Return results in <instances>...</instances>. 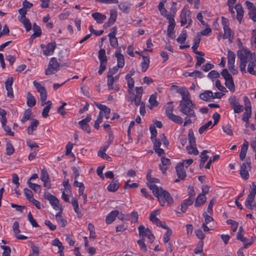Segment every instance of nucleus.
I'll return each instance as SVG.
<instances>
[{
  "label": "nucleus",
  "mask_w": 256,
  "mask_h": 256,
  "mask_svg": "<svg viewBox=\"0 0 256 256\" xmlns=\"http://www.w3.org/2000/svg\"><path fill=\"white\" fill-rule=\"evenodd\" d=\"M92 16L98 24L102 23L106 18V15L98 12L92 13Z\"/></svg>",
  "instance_id": "cd10ccee"
},
{
  "label": "nucleus",
  "mask_w": 256,
  "mask_h": 256,
  "mask_svg": "<svg viewBox=\"0 0 256 256\" xmlns=\"http://www.w3.org/2000/svg\"><path fill=\"white\" fill-rule=\"evenodd\" d=\"M28 218L30 222L34 227H38L39 225L38 224L37 222L35 220V219L33 218L31 212H30L28 214Z\"/></svg>",
  "instance_id": "0e129e2a"
},
{
  "label": "nucleus",
  "mask_w": 256,
  "mask_h": 256,
  "mask_svg": "<svg viewBox=\"0 0 256 256\" xmlns=\"http://www.w3.org/2000/svg\"><path fill=\"white\" fill-rule=\"evenodd\" d=\"M41 48L43 49V54L46 56H51L53 54L56 48V42L48 43L46 46L41 45Z\"/></svg>",
  "instance_id": "9b49d317"
},
{
  "label": "nucleus",
  "mask_w": 256,
  "mask_h": 256,
  "mask_svg": "<svg viewBox=\"0 0 256 256\" xmlns=\"http://www.w3.org/2000/svg\"><path fill=\"white\" fill-rule=\"evenodd\" d=\"M146 179L148 181V184H155L156 183H158L159 182V180L155 178H152L151 176V172H149L146 175Z\"/></svg>",
  "instance_id": "603ef678"
},
{
  "label": "nucleus",
  "mask_w": 256,
  "mask_h": 256,
  "mask_svg": "<svg viewBox=\"0 0 256 256\" xmlns=\"http://www.w3.org/2000/svg\"><path fill=\"white\" fill-rule=\"evenodd\" d=\"M52 244L57 246L58 248V252H60V254L62 253V252L64 250V246L58 238H56L53 240L52 241Z\"/></svg>",
  "instance_id": "49530a36"
},
{
  "label": "nucleus",
  "mask_w": 256,
  "mask_h": 256,
  "mask_svg": "<svg viewBox=\"0 0 256 256\" xmlns=\"http://www.w3.org/2000/svg\"><path fill=\"white\" fill-rule=\"evenodd\" d=\"M228 102L232 106L234 113H240L244 110V107L239 104L238 98L234 96H232L228 99Z\"/></svg>",
  "instance_id": "1a4fd4ad"
},
{
  "label": "nucleus",
  "mask_w": 256,
  "mask_h": 256,
  "mask_svg": "<svg viewBox=\"0 0 256 256\" xmlns=\"http://www.w3.org/2000/svg\"><path fill=\"white\" fill-rule=\"evenodd\" d=\"M168 118L173 122L178 124H181L183 122L182 118L180 116L174 114L171 115V116Z\"/></svg>",
  "instance_id": "4d7b16f0"
},
{
  "label": "nucleus",
  "mask_w": 256,
  "mask_h": 256,
  "mask_svg": "<svg viewBox=\"0 0 256 256\" xmlns=\"http://www.w3.org/2000/svg\"><path fill=\"white\" fill-rule=\"evenodd\" d=\"M40 180L43 182H48L49 176L48 172L45 169H42L40 172Z\"/></svg>",
  "instance_id": "5fc2aeb1"
},
{
  "label": "nucleus",
  "mask_w": 256,
  "mask_h": 256,
  "mask_svg": "<svg viewBox=\"0 0 256 256\" xmlns=\"http://www.w3.org/2000/svg\"><path fill=\"white\" fill-rule=\"evenodd\" d=\"M107 86L108 90L118 91L120 89L119 86L116 84H114V78L113 76H107Z\"/></svg>",
  "instance_id": "4be33fe9"
},
{
  "label": "nucleus",
  "mask_w": 256,
  "mask_h": 256,
  "mask_svg": "<svg viewBox=\"0 0 256 256\" xmlns=\"http://www.w3.org/2000/svg\"><path fill=\"white\" fill-rule=\"evenodd\" d=\"M237 56L240 72L242 73H246V66L256 58V52H252L246 47H242L238 50Z\"/></svg>",
  "instance_id": "f257e3e1"
},
{
  "label": "nucleus",
  "mask_w": 256,
  "mask_h": 256,
  "mask_svg": "<svg viewBox=\"0 0 256 256\" xmlns=\"http://www.w3.org/2000/svg\"><path fill=\"white\" fill-rule=\"evenodd\" d=\"M119 212L115 210L111 212L106 216V222L107 224H110L118 216Z\"/></svg>",
  "instance_id": "c85d7f7f"
},
{
  "label": "nucleus",
  "mask_w": 256,
  "mask_h": 256,
  "mask_svg": "<svg viewBox=\"0 0 256 256\" xmlns=\"http://www.w3.org/2000/svg\"><path fill=\"white\" fill-rule=\"evenodd\" d=\"M252 45L256 48V30H252V36L250 39Z\"/></svg>",
  "instance_id": "774afa93"
},
{
  "label": "nucleus",
  "mask_w": 256,
  "mask_h": 256,
  "mask_svg": "<svg viewBox=\"0 0 256 256\" xmlns=\"http://www.w3.org/2000/svg\"><path fill=\"white\" fill-rule=\"evenodd\" d=\"M236 0H228L227 4L228 6V10L230 12L232 16L234 17L235 12L234 10V5L236 4Z\"/></svg>",
  "instance_id": "a18cd8bd"
},
{
  "label": "nucleus",
  "mask_w": 256,
  "mask_h": 256,
  "mask_svg": "<svg viewBox=\"0 0 256 256\" xmlns=\"http://www.w3.org/2000/svg\"><path fill=\"white\" fill-rule=\"evenodd\" d=\"M143 92L142 87H136V94L134 99H131V102L134 101V104L136 106H140L142 104H144L142 102V96Z\"/></svg>",
  "instance_id": "9d476101"
},
{
  "label": "nucleus",
  "mask_w": 256,
  "mask_h": 256,
  "mask_svg": "<svg viewBox=\"0 0 256 256\" xmlns=\"http://www.w3.org/2000/svg\"><path fill=\"white\" fill-rule=\"evenodd\" d=\"M142 61L141 63L142 70L145 72L148 68L150 64V58L148 56H142Z\"/></svg>",
  "instance_id": "f704fd0d"
},
{
  "label": "nucleus",
  "mask_w": 256,
  "mask_h": 256,
  "mask_svg": "<svg viewBox=\"0 0 256 256\" xmlns=\"http://www.w3.org/2000/svg\"><path fill=\"white\" fill-rule=\"evenodd\" d=\"M182 165H180L179 164L176 166L178 176L181 180L184 179L186 176V171Z\"/></svg>",
  "instance_id": "7c9ffc66"
},
{
  "label": "nucleus",
  "mask_w": 256,
  "mask_h": 256,
  "mask_svg": "<svg viewBox=\"0 0 256 256\" xmlns=\"http://www.w3.org/2000/svg\"><path fill=\"white\" fill-rule=\"evenodd\" d=\"M114 140V137L112 134H110L108 140L104 142V144L101 146L98 152V156L105 154V152Z\"/></svg>",
  "instance_id": "dca6fc26"
},
{
  "label": "nucleus",
  "mask_w": 256,
  "mask_h": 256,
  "mask_svg": "<svg viewBox=\"0 0 256 256\" xmlns=\"http://www.w3.org/2000/svg\"><path fill=\"white\" fill-rule=\"evenodd\" d=\"M56 219L57 222L60 223L62 227H64L67 224L66 220L62 218L60 212L56 214Z\"/></svg>",
  "instance_id": "c03bdc74"
},
{
  "label": "nucleus",
  "mask_w": 256,
  "mask_h": 256,
  "mask_svg": "<svg viewBox=\"0 0 256 256\" xmlns=\"http://www.w3.org/2000/svg\"><path fill=\"white\" fill-rule=\"evenodd\" d=\"M98 58L100 63H106L107 58L106 55V51L104 49H100L98 52Z\"/></svg>",
  "instance_id": "37998d69"
},
{
  "label": "nucleus",
  "mask_w": 256,
  "mask_h": 256,
  "mask_svg": "<svg viewBox=\"0 0 256 256\" xmlns=\"http://www.w3.org/2000/svg\"><path fill=\"white\" fill-rule=\"evenodd\" d=\"M246 72L252 74L256 75V58L246 68Z\"/></svg>",
  "instance_id": "c756f323"
},
{
  "label": "nucleus",
  "mask_w": 256,
  "mask_h": 256,
  "mask_svg": "<svg viewBox=\"0 0 256 256\" xmlns=\"http://www.w3.org/2000/svg\"><path fill=\"white\" fill-rule=\"evenodd\" d=\"M27 101L26 103L28 106L32 107L36 104V100L34 97L30 92H28L26 97Z\"/></svg>",
  "instance_id": "58836bf2"
},
{
  "label": "nucleus",
  "mask_w": 256,
  "mask_h": 256,
  "mask_svg": "<svg viewBox=\"0 0 256 256\" xmlns=\"http://www.w3.org/2000/svg\"><path fill=\"white\" fill-rule=\"evenodd\" d=\"M95 104L100 110V112H102V116L104 117L106 119H108L110 112V108L106 106L100 104L96 103Z\"/></svg>",
  "instance_id": "a211bd4d"
},
{
  "label": "nucleus",
  "mask_w": 256,
  "mask_h": 256,
  "mask_svg": "<svg viewBox=\"0 0 256 256\" xmlns=\"http://www.w3.org/2000/svg\"><path fill=\"white\" fill-rule=\"evenodd\" d=\"M119 8L124 13H128L130 8V4L126 2H120L118 6Z\"/></svg>",
  "instance_id": "13d9d810"
},
{
  "label": "nucleus",
  "mask_w": 256,
  "mask_h": 256,
  "mask_svg": "<svg viewBox=\"0 0 256 256\" xmlns=\"http://www.w3.org/2000/svg\"><path fill=\"white\" fill-rule=\"evenodd\" d=\"M72 205L74 212L78 214H80V210L79 206L78 200L75 198H73L72 200Z\"/></svg>",
  "instance_id": "6e6d98bb"
},
{
  "label": "nucleus",
  "mask_w": 256,
  "mask_h": 256,
  "mask_svg": "<svg viewBox=\"0 0 256 256\" xmlns=\"http://www.w3.org/2000/svg\"><path fill=\"white\" fill-rule=\"evenodd\" d=\"M174 108V106L171 102H168L167 104L166 109V116L169 118L171 115L173 114L172 113Z\"/></svg>",
  "instance_id": "3c124183"
},
{
  "label": "nucleus",
  "mask_w": 256,
  "mask_h": 256,
  "mask_svg": "<svg viewBox=\"0 0 256 256\" xmlns=\"http://www.w3.org/2000/svg\"><path fill=\"white\" fill-rule=\"evenodd\" d=\"M149 106L148 107L152 109L154 107L156 106L158 104V102L156 100V94H152L149 98Z\"/></svg>",
  "instance_id": "a19ab883"
},
{
  "label": "nucleus",
  "mask_w": 256,
  "mask_h": 256,
  "mask_svg": "<svg viewBox=\"0 0 256 256\" xmlns=\"http://www.w3.org/2000/svg\"><path fill=\"white\" fill-rule=\"evenodd\" d=\"M112 32L108 34L110 42V45L112 47L116 48L118 45L117 38L115 36L116 34V28H112Z\"/></svg>",
  "instance_id": "6ab92c4d"
},
{
  "label": "nucleus",
  "mask_w": 256,
  "mask_h": 256,
  "mask_svg": "<svg viewBox=\"0 0 256 256\" xmlns=\"http://www.w3.org/2000/svg\"><path fill=\"white\" fill-rule=\"evenodd\" d=\"M254 197L255 196H254L252 194H248L245 202V206L247 208L250 210H252L254 208V207L255 206V202L254 201Z\"/></svg>",
  "instance_id": "5701e85b"
},
{
  "label": "nucleus",
  "mask_w": 256,
  "mask_h": 256,
  "mask_svg": "<svg viewBox=\"0 0 256 256\" xmlns=\"http://www.w3.org/2000/svg\"><path fill=\"white\" fill-rule=\"evenodd\" d=\"M175 26V24H169L167 30V34L168 36L172 38H174V28Z\"/></svg>",
  "instance_id": "8fccbe9b"
},
{
  "label": "nucleus",
  "mask_w": 256,
  "mask_h": 256,
  "mask_svg": "<svg viewBox=\"0 0 256 256\" xmlns=\"http://www.w3.org/2000/svg\"><path fill=\"white\" fill-rule=\"evenodd\" d=\"M148 188L152 190L154 196L157 198L160 206H164L166 204L168 205L172 204L174 199L168 192L156 184H148Z\"/></svg>",
  "instance_id": "f03ea898"
},
{
  "label": "nucleus",
  "mask_w": 256,
  "mask_h": 256,
  "mask_svg": "<svg viewBox=\"0 0 256 256\" xmlns=\"http://www.w3.org/2000/svg\"><path fill=\"white\" fill-rule=\"evenodd\" d=\"M206 200V196L203 194H200L196 198L194 206L198 207L202 205Z\"/></svg>",
  "instance_id": "473e14b6"
},
{
  "label": "nucleus",
  "mask_w": 256,
  "mask_h": 256,
  "mask_svg": "<svg viewBox=\"0 0 256 256\" xmlns=\"http://www.w3.org/2000/svg\"><path fill=\"white\" fill-rule=\"evenodd\" d=\"M161 162L162 164H160V167L163 173H164L168 168V166L170 165V160L164 157H163L161 158Z\"/></svg>",
  "instance_id": "2f4dec72"
},
{
  "label": "nucleus",
  "mask_w": 256,
  "mask_h": 256,
  "mask_svg": "<svg viewBox=\"0 0 256 256\" xmlns=\"http://www.w3.org/2000/svg\"><path fill=\"white\" fill-rule=\"evenodd\" d=\"M212 126H212V122L211 120L208 121L206 124L202 125L200 128L198 132L200 134H202L206 130L210 127L212 128Z\"/></svg>",
  "instance_id": "864d4df0"
},
{
  "label": "nucleus",
  "mask_w": 256,
  "mask_h": 256,
  "mask_svg": "<svg viewBox=\"0 0 256 256\" xmlns=\"http://www.w3.org/2000/svg\"><path fill=\"white\" fill-rule=\"evenodd\" d=\"M191 12L190 10L184 8L180 13V23L182 26H184L186 24H190L192 20L190 17Z\"/></svg>",
  "instance_id": "6e6552de"
},
{
  "label": "nucleus",
  "mask_w": 256,
  "mask_h": 256,
  "mask_svg": "<svg viewBox=\"0 0 256 256\" xmlns=\"http://www.w3.org/2000/svg\"><path fill=\"white\" fill-rule=\"evenodd\" d=\"M115 56L117 58L118 67L122 68L124 65V56L120 54V50H116V52Z\"/></svg>",
  "instance_id": "a878e982"
},
{
  "label": "nucleus",
  "mask_w": 256,
  "mask_h": 256,
  "mask_svg": "<svg viewBox=\"0 0 256 256\" xmlns=\"http://www.w3.org/2000/svg\"><path fill=\"white\" fill-rule=\"evenodd\" d=\"M192 100L180 102V111L184 114L189 116H194V111L192 108Z\"/></svg>",
  "instance_id": "20e7f679"
},
{
  "label": "nucleus",
  "mask_w": 256,
  "mask_h": 256,
  "mask_svg": "<svg viewBox=\"0 0 256 256\" xmlns=\"http://www.w3.org/2000/svg\"><path fill=\"white\" fill-rule=\"evenodd\" d=\"M187 150L190 154H194L197 155L198 154V152L196 146V145L194 146H186Z\"/></svg>",
  "instance_id": "680f3d73"
},
{
  "label": "nucleus",
  "mask_w": 256,
  "mask_h": 256,
  "mask_svg": "<svg viewBox=\"0 0 256 256\" xmlns=\"http://www.w3.org/2000/svg\"><path fill=\"white\" fill-rule=\"evenodd\" d=\"M234 8L236 12V18L240 23L244 16V10L240 4H236L234 6Z\"/></svg>",
  "instance_id": "393cba45"
},
{
  "label": "nucleus",
  "mask_w": 256,
  "mask_h": 256,
  "mask_svg": "<svg viewBox=\"0 0 256 256\" xmlns=\"http://www.w3.org/2000/svg\"><path fill=\"white\" fill-rule=\"evenodd\" d=\"M59 64L55 58H52L48 64V68L46 70L45 74L50 75L56 73L59 68Z\"/></svg>",
  "instance_id": "423d86ee"
},
{
  "label": "nucleus",
  "mask_w": 256,
  "mask_h": 256,
  "mask_svg": "<svg viewBox=\"0 0 256 256\" xmlns=\"http://www.w3.org/2000/svg\"><path fill=\"white\" fill-rule=\"evenodd\" d=\"M26 142L27 146L31 149V151L34 150H38V146L36 142L27 140Z\"/></svg>",
  "instance_id": "052dcab7"
},
{
  "label": "nucleus",
  "mask_w": 256,
  "mask_h": 256,
  "mask_svg": "<svg viewBox=\"0 0 256 256\" xmlns=\"http://www.w3.org/2000/svg\"><path fill=\"white\" fill-rule=\"evenodd\" d=\"M237 239L243 242L244 248H247L248 246L251 245L252 243V242L247 243L248 240L244 236L243 234H237Z\"/></svg>",
  "instance_id": "09e8293b"
},
{
  "label": "nucleus",
  "mask_w": 256,
  "mask_h": 256,
  "mask_svg": "<svg viewBox=\"0 0 256 256\" xmlns=\"http://www.w3.org/2000/svg\"><path fill=\"white\" fill-rule=\"evenodd\" d=\"M27 183H28V186L31 189H32L34 191H35L36 192H38V193L40 192L41 187L40 185L32 183L30 182V180H28Z\"/></svg>",
  "instance_id": "de8ad7c7"
},
{
  "label": "nucleus",
  "mask_w": 256,
  "mask_h": 256,
  "mask_svg": "<svg viewBox=\"0 0 256 256\" xmlns=\"http://www.w3.org/2000/svg\"><path fill=\"white\" fill-rule=\"evenodd\" d=\"M20 21L22 23L26 31H30L32 28L31 23L26 17L20 18Z\"/></svg>",
  "instance_id": "ea45409f"
},
{
  "label": "nucleus",
  "mask_w": 256,
  "mask_h": 256,
  "mask_svg": "<svg viewBox=\"0 0 256 256\" xmlns=\"http://www.w3.org/2000/svg\"><path fill=\"white\" fill-rule=\"evenodd\" d=\"M0 248L4 250L2 256H10L11 250L8 246H1Z\"/></svg>",
  "instance_id": "338daca9"
},
{
  "label": "nucleus",
  "mask_w": 256,
  "mask_h": 256,
  "mask_svg": "<svg viewBox=\"0 0 256 256\" xmlns=\"http://www.w3.org/2000/svg\"><path fill=\"white\" fill-rule=\"evenodd\" d=\"M248 147V142L246 140H244V143L242 146L240 152V158L242 160H244L246 158L247 150Z\"/></svg>",
  "instance_id": "b1692460"
},
{
  "label": "nucleus",
  "mask_w": 256,
  "mask_h": 256,
  "mask_svg": "<svg viewBox=\"0 0 256 256\" xmlns=\"http://www.w3.org/2000/svg\"><path fill=\"white\" fill-rule=\"evenodd\" d=\"M224 31V34L222 36L223 38L224 39L228 38L230 40L233 38L234 34L230 27L223 28Z\"/></svg>",
  "instance_id": "4c0bfd02"
},
{
  "label": "nucleus",
  "mask_w": 256,
  "mask_h": 256,
  "mask_svg": "<svg viewBox=\"0 0 256 256\" xmlns=\"http://www.w3.org/2000/svg\"><path fill=\"white\" fill-rule=\"evenodd\" d=\"M160 213V210H156L152 212L150 215V220L156 224H160V220L156 217V216L158 215Z\"/></svg>",
  "instance_id": "72a5a7b5"
},
{
  "label": "nucleus",
  "mask_w": 256,
  "mask_h": 256,
  "mask_svg": "<svg viewBox=\"0 0 256 256\" xmlns=\"http://www.w3.org/2000/svg\"><path fill=\"white\" fill-rule=\"evenodd\" d=\"M178 92L180 94L182 100L180 102H188L190 100V93L186 88H182L178 90Z\"/></svg>",
  "instance_id": "aec40b11"
},
{
  "label": "nucleus",
  "mask_w": 256,
  "mask_h": 256,
  "mask_svg": "<svg viewBox=\"0 0 256 256\" xmlns=\"http://www.w3.org/2000/svg\"><path fill=\"white\" fill-rule=\"evenodd\" d=\"M251 116V108L250 106H246L245 108V112L243 114L242 120L245 122H247L249 118Z\"/></svg>",
  "instance_id": "79ce46f5"
},
{
  "label": "nucleus",
  "mask_w": 256,
  "mask_h": 256,
  "mask_svg": "<svg viewBox=\"0 0 256 256\" xmlns=\"http://www.w3.org/2000/svg\"><path fill=\"white\" fill-rule=\"evenodd\" d=\"M46 198L50 202V203L56 210L60 209V206L57 198L50 194H48L46 196Z\"/></svg>",
  "instance_id": "ddd939ff"
},
{
  "label": "nucleus",
  "mask_w": 256,
  "mask_h": 256,
  "mask_svg": "<svg viewBox=\"0 0 256 256\" xmlns=\"http://www.w3.org/2000/svg\"><path fill=\"white\" fill-rule=\"evenodd\" d=\"M92 117L90 115H88L84 119L78 122V124L80 128L88 133H90V128L88 123L90 121Z\"/></svg>",
  "instance_id": "f8f14e48"
},
{
  "label": "nucleus",
  "mask_w": 256,
  "mask_h": 256,
  "mask_svg": "<svg viewBox=\"0 0 256 256\" xmlns=\"http://www.w3.org/2000/svg\"><path fill=\"white\" fill-rule=\"evenodd\" d=\"M38 121L36 120H34L31 122L30 125L28 128V133L29 134H32L33 132L36 129L38 125Z\"/></svg>",
  "instance_id": "c9c22d12"
},
{
  "label": "nucleus",
  "mask_w": 256,
  "mask_h": 256,
  "mask_svg": "<svg viewBox=\"0 0 256 256\" xmlns=\"http://www.w3.org/2000/svg\"><path fill=\"white\" fill-rule=\"evenodd\" d=\"M139 235L142 238L144 237H147L150 243L154 240V236L152 234L150 230L148 228H146L144 226L140 225L138 228Z\"/></svg>",
  "instance_id": "0eeeda50"
},
{
  "label": "nucleus",
  "mask_w": 256,
  "mask_h": 256,
  "mask_svg": "<svg viewBox=\"0 0 256 256\" xmlns=\"http://www.w3.org/2000/svg\"><path fill=\"white\" fill-rule=\"evenodd\" d=\"M250 170V164L243 163L240 169V174L241 176L244 180L248 179L249 177L248 171Z\"/></svg>",
  "instance_id": "2eb2a0df"
},
{
  "label": "nucleus",
  "mask_w": 256,
  "mask_h": 256,
  "mask_svg": "<svg viewBox=\"0 0 256 256\" xmlns=\"http://www.w3.org/2000/svg\"><path fill=\"white\" fill-rule=\"evenodd\" d=\"M33 84L37 91L40 94V96H42L44 98V95L47 94V91L46 88L36 80L33 82Z\"/></svg>",
  "instance_id": "412c9836"
},
{
  "label": "nucleus",
  "mask_w": 256,
  "mask_h": 256,
  "mask_svg": "<svg viewBox=\"0 0 256 256\" xmlns=\"http://www.w3.org/2000/svg\"><path fill=\"white\" fill-rule=\"evenodd\" d=\"M117 12L116 10H111L110 11V16L107 22L104 24V28H107L116 22L117 18Z\"/></svg>",
  "instance_id": "4468645a"
},
{
  "label": "nucleus",
  "mask_w": 256,
  "mask_h": 256,
  "mask_svg": "<svg viewBox=\"0 0 256 256\" xmlns=\"http://www.w3.org/2000/svg\"><path fill=\"white\" fill-rule=\"evenodd\" d=\"M236 55L234 53L230 50L228 51V67L230 72L236 74L238 73L236 70L234 68Z\"/></svg>",
  "instance_id": "39448f33"
},
{
  "label": "nucleus",
  "mask_w": 256,
  "mask_h": 256,
  "mask_svg": "<svg viewBox=\"0 0 256 256\" xmlns=\"http://www.w3.org/2000/svg\"><path fill=\"white\" fill-rule=\"evenodd\" d=\"M119 186V182L118 180H112L108 186V190L109 192H114L118 190Z\"/></svg>",
  "instance_id": "e433bc0d"
},
{
  "label": "nucleus",
  "mask_w": 256,
  "mask_h": 256,
  "mask_svg": "<svg viewBox=\"0 0 256 256\" xmlns=\"http://www.w3.org/2000/svg\"><path fill=\"white\" fill-rule=\"evenodd\" d=\"M193 201L191 199H186L182 204V210L183 212H185L188 206L191 205Z\"/></svg>",
  "instance_id": "bf43d9fd"
},
{
  "label": "nucleus",
  "mask_w": 256,
  "mask_h": 256,
  "mask_svg": "<svg viewBox=\"0 0 256 256\" xmlns=\"http://www.w3.org/2000/svg\"><path fill=\"white\" fill-rule=\"evenodd\" d=\"M200 38L201 36L200 34L198 33L194 40V44L192 46V48L193 49L194 52L196 54L200 56H204V54L202 52L196 50L198 47Z\"/></svg>",
  "instance_id": "f3484780"
},
{
  "label": "nucleus",
  "mask_w": 256,
  "mask_h": 256,
  "mask_svg": "<svg viewBox=\"0 0 256 256\" xmlns=\"http://www.w3.org/2000/svg\"><path fill=\"white\" fill-rule=\"evenodd\" d=\"M200 98L205 101H210L214 99V94L211 90H206L200 95Z\"/></svg>",
  "instance_id": "bb28decb"
},
{
  "label": "nucleus",
  "mask_w": 256,
  "mask_h": 256,
  "mask_svg": "<svg viewBox=\"0 0 256 256\" xmlns=\"http://www.w3.org/2000/svg\"><path fill=\"white\" fill-rule=\"evenodd\" d=\"M221 74L225 80L226 86L230 92H234L235 90V86L232 75L226 69L223 70Z\"/></svg>",
  "instance_id": "7ed1b4c3"
},
{
  "label": "nucleus",
  "mask_w": 256,
  "mask_h": 256,
  "mask_svg": "<svg viewBox=\"0 0 256 256\" xmlns=\"http://www.w3.org/2000/svg\"><path fill=\"white\" fill-rule=\"evenodd\" d=\"M31 115V110L30 109L26 110L24 114L22 120V122L24 123L26 121L30 118Z\"/></svg>",
  "instance_id": "69168bd1"
},
{
  "label": "nucleus",
  "mask_w": 256,
  "mask_h": 256,
  "mask_svg": "<svg viewBox=\"0 0 256 256\" xmlns=\"http://www.w3.org/2000/svg\"><path fill=\"white\" fill-rule=\"evenodd\" d=\"M104 116H102V112H100L98 116L95 121L94 124V128L96 129H98L100 128V124H101L102 122V118Z\"/></svg>",
  "instance_id": "e2e57ef3"
}]
</instances>
